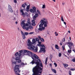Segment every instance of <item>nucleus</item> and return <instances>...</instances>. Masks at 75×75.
<instances>
[{
    "label": "nucleus",
    "mask_w": 75,
    "mask_h": 75,
    "mask_svg": "<svg viewBox=\"0 0 75 75\" xmlns=\"http://www.w3.org/2000/svg\"><path fill=\"white\" fill-rule=\"evenodd\" d=\"M23 55H27L31 57L33 59L32 61L30 63V64L33 65L34 64H36V66L33 67L32 69L33 74L32 75H41L42 72V69L43 66L41 62V60L38 59L39 57L36 54L32 53L31 52L27 50H25L23 51Z\"/></svg>",
    "instance_id": "1"
},
{
    "label": "nucleus",
    "mask_w": 75,
    "mask_h": 75,
    "mask_svg": "<svg viewBox=\"0 0 75 75\" xmlns=\"http://www.w3.org/2000/svg\"><path fill=\"white\" fill-rule=\"evenodd\" d=\"M40 24L39 25V28L38 29L40 31H42L45 29V27H47L48 22L47 20L45 18H43L40 21ZM44 26V27H43Z\"/></svg>",
    "instance_id": "2"
},
{
    "label": "nucleus",
    "mask_w": 75,
    "mask_h": 75,
    "mask_svg": "<svg viewBox=\"0 0 75 75\" xmlns=\"http://www.w3.org/2000/svg\"><path fill=\"white\" fill-rule=\"evenodd\" d=\"M27 43L28 46V49L30 50H33L35 52H37V51H38V47H35L33 45V42H31L30 40H28Z\"/></svg>",
    "instance_id": "3"
},
{
    "label": "nucleus",
    "mask_w": 75,
    "mask_h": 75,
    "mask_svg": "<svg viewBox=\"0 0 75 75\" xmlns=\"http://www.w3.org/2000/svg\"><path fill=\"white\" fill-rule=\"evenodd\" d=\"M14 71L15 73L18 72H21V71L20 70V69L19 68V65H16L14 67Z\"/></svg>",
    "instance_id": "4"
},
{
    "label": "nucleus",
    "mask_w": 75,
    "mask_h": 75,
    "mask_svg": "<svg viewBox=\"0 0 75 75\" xmlns=\"http://www.w3.org/2000/svg\"><path fill=\"white\" fill-rule=\"evenodd\" d=\"M66 44H68L67 45L70 49L72 48V46H74V44L72 42H67L66 43Z\"/></svg>",
    "instance_id": "5"
},
{
    "label": "nucleus",
    "mask_w": 75,
    "mask_h": 75,
    "mask_svg": "<svg viewBox=\"0 0 75 75\" xmlns=\"http://www.w3.org/2000/svg\"><path fill=\"white\" fill-rule=\"evenodd\" d=\"M32 8L33 9H31L30 10L31 13H35V12H36V8L35 7H33Z\"/></svg>",
    "instance_id": "6"
},
{
    "label": "nucleus",
    "mask_w": 75,
    "mask_h": 75,
    "mask_svg": "<svg viewBox=\"0 0 75 75\" xmlns=\"http://www.w3.org/2000/svg\"><path fill=\"white\" fill-rule=\"evenodd\" d=\"M28 24H25V25L23 26V29H25L26 30H29V27H28Z\"/></svg>",
    "instance_id": "7"
},
{
    "label": "nucleus",
    "mask_w": 75,
    "mask_h": 75,
    "mask_svg": "<svg viewBox=\"0 0 75 75\" xmlns=\"http://www.w3.org/2000/svg\"><path fill=\"white\" fill-rule=\"evenodd\" d=\"M8 9L10 12H11V13H13V10L12 7H11V6L9 5H8Z\"/></svg>",
    "instance_id": "8"
},
{
    "label": "nucleus",
    "mask_w": 75,
    "mask_h": 75,
    "mask_svg": "<svg viewBox=\"0 0 75 75\" xmlns=\"http://www.w3.org/2000/svg\"><path fill=\"white\" fill-rule=\"evenodd\" d=\"M20 11L21 13L22 14V15L23 16H25V15H26V16H28V13L27 12H25V13H24L23 11V10L21 9L20 10Z\"/></svg>",
    "instance_id": "9"
},
{
    "label": "nucleus",
    "mask_w": 75,
    "mask_h": 75,
    "mask_svg": "<svg viewBox=\"0 0 75 75\" xmlns=\"http://www.w3.org/2000/svg\"><path fill=\"white\" fill-rule=\"evenodd\" d=\"M43 47L42 48H40V50L39 51V52H41L43 51V52H45V46L44 47Z\"/></svg>",
    "instance_id": "10"
},
{
    "label": "nucleus",
    "mask_w": 75,
    "mask_h": 75,
    "mask_svg": "<svg viewBox=\"0 0 75 75\" xmlns=\"http://www.w3.org/2000/svg\"><path fill=\"white\" fill-rule=\"evenodd\" d=\"M25 50H20L19 52L20 53H19V56H24V55H23V53H24V51Z\"/></svg>",
    "instance_id": "11"
},
{
    "label": "nucleus",
    "mask_w": 75,
    "mask_h": 75,
    "mask_svg": "<svg viewBox=\"0 0 75 75\" xmlns=\"http://www.w3.org/2000/svg\"><path fill=\"white\" fill-rule=\"evenodd\" d=\"M27 24L28 25H31V22H30V19L28 18L27 21Z\"/></svg>",
    "instance_id": "12"
},
{
    "label": "nucleus",
    "mask_w": 75,
    "mask_h": 75,
    "mask_svg": "<svg viewBox=\"0 0 75 75\" xmlns=\"http://www.w3.org/2000/svg\"><path fill=\"white\" fill-rule=\"evenodd\" d=\"M32 25H35V21L34 20H32Z\"/></svg>",
    "instance_id": "13"
},
{
    "label": "nucleus",
    "mask_w": 75,
    "mask_h": 75,
    "mask_svg": "<svg viewBox=\"0 0 75 75\" xmlns=\"http://www.w3.org/2000/svg\"><path fill=\"white\" fill-rule=\"evenodd\" d=\"M12 64L13 66L16 65V61H12Z\"/></svg>",
    "instance_id": "14"
},
{
    "label": "nucleus",
    "mask_w": 75,
    "mask_h": 75,
    "mask_svg": "<svg viewBox=\"0 0 75 75\" xmlns=\"http://www.w3.org/2000/svg\"><path fill=\"white\" fill-rule=\"evenodd\" d=\"M63 65L64 68H67V67H68V64L65 63Z\"/></svg>",
    "instance_id": "15"
},
{
    "label": "nucleus",
    "mask_w": 75,
    "mask_h": 75,
    "mask_svg": "<svg viewBox=\"0 0 75 75\" xmlns=\"http://www.w3.org/2000/svg\"><path fill=\"white\" fill-rule=\"evenodd\" d=\"M30 9V5L27 6L26 8V11H29V9Z\"/></svg>",
    "instance_id": "16"
},
{
    "label": "nucleus",
    "mask_w": 75,
    "mask_h": 75,
    "mask_svg": "<svg viewBox=\"0 0 75 75\" xmlns=\"http://www.w3.org/2000/svg\"><path fill=\"white\" fill-rule=\"evenodd\" d=\"M25 22V20H24L21 23L23 25H25L26 24H25V23H24Z\"/></svg>",
    "instance_id": "17"
},
{
    "label": "nucleus",
    "mask_w": 75,
    "mask_h": 75,
    "mask_svg": "<svg viewBox=\"0 0 75 75\" xmlns=\"http://www.w3.org/2000/svg\"><path fill=\"white\" fill-rule=\"evenodd\" d=\"M20 59V56L19 57H17L16 58V61H18V60H19V59Z\"/></svg>",
    "instance_id": "18"
},
{
    "label": "nucleus",
    "mask_w": 75,
    "mask_h": 75,
    "mask_svg": "<svg viewBox=\"0 0 75 75\" xmlns=\"http://www.w3.org/2000/svg\"><path fill=\"white\" fill-rule=\"evenodd\" d=\"M20 65L21 66H24V65H27V64H24L23 62H21Z\"/></svg>",
    "instance_id": "19"
},
{
    "label": "nucleus",
    "mask_w": 75,
    "mask_h": 75,
    "mask_svg": "<svg viewBox=\"0 0 75 75\" xmlns=\"http://www.w3.org/2000/svg\"><path fill=\"white\" fill-rule=\"evenodd\" d=\"M36 40L35 39H33L32 40V42L33 43V44H35V42H36Z\"/></svg>",
    "instance_id": "20"
},
{
    "label": "nucleus",
    "mask_w": 75,
    "mask_h": 75,
    "mask_svg": "<svg viewBox=\"0 0 75 75\" xmlns=\"http://www.w3.org/2000/svg\"><path fill=\"white\" fill-rule=\"evenodd\" d=\"M37 46H39V47H44V45H42L41 44H38Z\"/></svg>",
    "instance_id": "21"
},
{
    "label": "nucleus",
    "mask_w": 75,
    "mask_h": 75,
    "mask_svg": "<svg viewBox=\"0 0 75 75\" xmlns=\"http://www.w3.org/2000/svg\"><path fill=\"white\" fill-rule=\"evenodd\" d=\"M52 71L53 72H54V73H55V74L57 73V71H56V70H55V69H52Z\"/></svg>",
    "instance_id": "22"
},
{
    "label": "nucleus",
    "mask_w": 75,
    "mask_h": 75,
    "mask_svg": "<svg viewBox=\"0 0 75 75\" xmlns=\"http://www.w3.org/2000/svg\"><path fill=\"white\" fill-rule=\"evenodd\" d=\"M29 28L31 30H32L33 29V27L31 26H29Z\"/></svg>",
    "instance_id": "23"
},
{
    "label": "nucleus",
    "mask_w": 75,
    "mask_h": 75,
    "mask_svg": "<svg viewBox=\"0 0 75 75\" xmlns=\"http://www.w3.org/2000/svg\"><path fill=\"white\" fill-rule=\"evenodd\" d=\"M16 62H18V63H21V60L20 59H19Z\"/></svg>",
    "instance_id": "24"
},
{
    "label": "nucleus",
    "mask_w": 75,
    "mask_h": 75,
    "mask_svg": "<svg viewBox=\"0 0 75 75\" xmlns=\"http://www.w3.org/2000/svg\"><path fill=\"white\" fill-rule=\"evenodd\" d=\"M47 61H48V57H47L46 59V60L45 61V64L46 65L47 64Z\"/></svg>",
    "instance_id": "25"
},
{
    "label": "nucleus",
    "mask_w": 75,
    "mask_h": 75,
    "mask_svg": "<svg viewBox=\"0 0 75 75\" xmlns=\"http://www.w3.org/2000/svg\"><path fill=\"white\" fill-rule=\"evenodd\" d=\"M20 72H19V71L16 72V73H15V74L16 75H20Z\"/></svg>",
    "instance_id": "26"
},
{
    "label": "nucleus",
    "mask_w": 75,
    "mask_h": 75,
    "mask_svg": "<svg viewBox=\"0 0 75 75\" xmlns=\"http://www.w3.org/2000/svg\"><path fill=\"white\" fill-rule=\"evenodd\" d=\"M55 47L56 49H57V50H58L59 48V47H58V45H55Z\"/></svg>",
    "instance_id": "27"
},
{
    "label": "nucleus",
    "mask_w": 75,
    "mask_h": 75,
    "mask_svg": "<svg viewBox=\"0 0 75 75\" xmlns=\"http://www.w3.org/2000/svg\"><path fill=\"white\" fill-rule=\"evenodd\" d=\"M37 13H38L40 15H41V13H40V11L38 10V9H37Z\"/></svg>",
    "instance_id": "28"
},
{
    "label": "nucleus",
    "mask_w": 75,
    "mask_h": 75,
    "mask_svg": "<svg viewBox=\"0 0 75 75\" xmlns=\"http://www.w3.org/2000/svg\"><path fill=\"white\" fill-rule=\"evenodd\" d=\"M54 34L55 35V36H58V33H57V32H55L54 33Z\"/></svg>",
    "instance_id": "29"
},
{
    "label": "nucleus",
    "mask_w": 75,
    "mask_h": 75,
    "mask_svg": "<svg viewBox=\"0 0 75 75\" xmlns=\"http://www.w3.org/2000/svg\"><path fill=\"white\" fill-rule=\"evenodd\" d=\"M61 20L62 21H64V18H63V16H62L61 17Z\"/></svg>",
    "instance_id": "30"
},
{
    "label": "nucleus",
    "mask_w": 75,
    "mask_h": 75,
    "mask_svg": "<svg viewBox=\"0 0 75 75\" xmlns=\"http://www.w3.org/2000/svg\"><path fill=\"white\" fill-rule=\"evenodd\" d=\"M22 37H23V39H25V35H22Z\"/></svg>",
    "instance_id": "31"
},
{
    "label": "nucleus",
    "mask_w": 75,
    "mask_h": 75,
    "mask_svg": "<svg viewBox=\"0 0 75 75\" xmlns=\"http://www.w3.org/2000/svg\"><path fill=\"white\" fill-rule=\"evenodd\" d=\"M15 55L16 56H17V55H18L19 56V53L18 52H17L15 53Z\"/></svg>",
    "instance_id": "32"
},
{
    "label": "nucleus",
    "mask_w": 75,
    "mask_h": 75,
    "mask_svg": "<svg viewBox=\"0 0 75 75\" xmlns=\"http://www.w3.org/2000/svg\"><path fill=\"white\" fill-rule=\"evenodd\" d=\"M35 16L36 17H38V13H36L35 14Z\"/></svg>",
    "instance_id": "33"
},
{
    "label": "nucleus",
    "mask_w": 75,
    "mask_h": 75,
    "mask_svg": "<svg viewBox=\"0 0 75 75\" xmlns=\"http://www.w3.org/2000/svg\"><path fill=\"white\" fill-rule=\"evenodd\" d=\"M45 8V4L43 5L42 6V8Z\"/></svg>",
    "instance_id": "34"
},
{
    "label": "nucleus",
    "mask_w": 75,
    "mask_h": 75,
    "mask_svg": "<svg viewBox=\"0 0 75 75\" xmlns=\"http://www.w3.org/2000/svg\"><path fill=\"white\" fill-rule=\"evenodd\" d=\"M40 40L41 41H42V42H44V39L43 38H41Z\"/></svg>",
    "instance_id": "35"
},
{
    "label": "nucleus",
    "mask_w": 75,
    "mask_h": 75,
    "mask_svg": "<svg viewBox=\"0 0 75 75\" xmlns=\"http://www.w3.org/2000/svg\"><path fill=\"white\" fill-rule=\"evenodd\" d=\"M54 65H55V67H57V64L56 63H54Z\"/></svg>",
    "instance_id": "36"
},
{
    "label": "nucleus",
    "mask_w": 75,
    "mask_h": 75,
    "mask_svg": "<svg viewBox=\"0 0 75 75\" xmlns=\"http://www.w3.org/2000/svg\"><path fill=\"white\" fill-rule=\"evenodd\" d=\"M62 54L61 53H59V57H61Z\"/></svg>",
    "instance_id": "37"
},
{
    "label": "nucleus",
    "mask_w": 75,
    "mask_h": 75,
    "mask_svg": "<svg viewBox=\"0 0 75 75\" xmlns=\"http://www.w3.org/2000/svg\"><path fill=\"white\" fill-rule=\"evenodd\" d=\"M50 57H51V58L50 59L51 62H52V60H51V59H52V57H53L52 55H51Z\"/></svg>",
    "instance_id": "38"
},
{
    "label": "nucleus",
    "mask_w": 75,
    "mask_h": 75,
    "mask_svg": "<svg viewBox=\"0 0 75 75\" xmlns=\"http://www.w3.org/2000/svg\"><path fill=\"white\" fill-rule=\"evenodd\" d=\"M68 51L69 53H71L72 51L71 50H68Z\"/></svg>",
    "instance_id": "39"
},
{
    "label": "nucleus",
    "mask_w": 75,
    "mask_h": 75,
    "mask_svg": "<svg viewBox=\"0 0 75 75\" xmlns=\"http://www.w3.org/2000/svg\"><path fill=\"white\" fill-rule=\"evenodd\" d=\"M21 34L22 35H25L24 33H23V31H21Z\"/></svg>",
    "instance_id": "40"
},
{
    "label": "nucleus",
    "mask_w": 75,
    "mask_h": 75,
    "mask_svg": "<svg viewBox=\"0 0 75 75\" xmlns=\"http://www.w3.org/2000/svg\"><path fill=\"white\" fill-rule=\"evenodd\" d=\"M35 39L36 40V42L37 41H39V39H38V38H36Z\"/></svg>",
    "instance_id": "41"
},
{
    "label": "nucleus",
    "mask_w": 75,
    "mask_h": 75,
    "mask_svg": "<svg viewBox=\"0 0 75 75\" xmlns=\"http://www.w3.org/2000/svg\"><path fill=\"white\" fill-rule=\"evenodd\" d=\"M25 35H27L28 34V32H25Z\"/></svg>",
    "instance_id": "42"
},
{
    "label": "nucleus",
    "mask_w": 75,
    "mask_h": 75,
    "mask_svg": "<svg viewBox=\"0 0 75 75\" xmlns=\"http://www.w3.org/2000/svg\"><path fill=\"white\" fill-rule=\"evenodd\" d=\"M72 74V72H71V71H69V75H71V74Z\"/></svg>",
    "instance_id": "43"
},
{
    "label": "nucleus",
    "mask_w": 75,
    "mask_h": 75,
    "mask_svg": "<svg viewBox=\"0 0 75 75\" xmlns=\"http://www.w3.org/2000/svg\"><path fill=\"white\" fill-rule=\"evenodd\" d=\"M62 48L64 51V50L65 49V46H62Z\"/></svg>",
    "instance_id": "44"
},
{
    "label": "nucleus",
    "mask_w": 75,
    "mask_h": 75,
    "mask_svg": "<svg viewBox=\"0 0 75 75\" xmlns=\"http://www.w3.org/2000/svg\"><path fill=\"white\" fill-rule=\"evenodd\" d=\"M37 18V17H36V16H34L33 17V19H34V20H35V18Z\"/></svg>",
    "instance_id": "45"
},
{
    "label": "nucleus",
    "mask_w": 75,
    "mask_h": 75,
    "mask_svg": "<svg viewBox=\"0 0 75 75\" xmlns=\"http://www.w3.org/2000/svg\"><path fill=\"white\" fill-rule=\"evenodd\" d=\"M72 61L73 62H75V58L73 59H72Z\"/></svg>",
    "instance_id": "46"
},
{
    "label": "nucleus",
    "mask_w": 75,
    "mask_h": 75,
    "mask_svg": "<svg viewBox=\"0 0 75 75\" xmlns=\"http://www.w3.org/2000/svg\"><path fill=\"white\" fill-rule=\"evenodd\" d=\"M14 2L15 3H17V0H13Z\"/></svg>",
    "instance_id": "47"
},
{
    "label": "nucleus",
    "mask_w": 75,
    "mask_h": 75,
    "mask_svg": "<svg viewBox=\"0 0 75 75\" xmlns=\"http://www.w3.org/2000/svg\"><path fill=\"white\" fill-rule=\"evenodd\" d=\"M22 6L23 7V8H25V5L24 4H23Z\"/></svg>",
    "instance_id": "48"
},
{
    "label": "nucleus",
    "mask_w": 75,
    "mask_h": 75,
    "mask_svg": "<svg viewBox=\"0 0 75 75\" xmlns=\"http://www.w3.org/2000/svg\"><path fill=\"white\" fill-rule=\"evenodd\" d=\"M33 33H34V32H30L29 33V34H33Z\"/></svg>",
    "instance_id": "49"
},
{
    "label": "nucleus",
    "mask_w": 75,
    "mask_h": 75,
    "mask_svg": "<svg viewBox=\"0 0 75 75\" xmlns=\"http://www.w3.org/2000/svg\"><path fill=\"white\" fill-rule=\"evenodd\" d=\"M62 41L64 42L65 41V38H63L62 40Z\"/></svg>",
    "instance_id": "50"
},
{
    "label": "nucleus",
    "mask_w": 75,
    "mask_h": 75,
    "mask_svg": "<svg viewBox=\"0 0 75 75\" xmlns=\"http://www.w3.org/2000/svg\"><path fill=\"white\" fill-rule=\"evenodd\" d=\"M38 38H39L40 39V40L41 38V36H38Z\"/></svg>",
    "instance_id": "51"
},
{
    "label": "nucleus",
    "mask_w": 75,
    "mask_h": 75,
    "mask_svg": "<svg viewBox=\"0 0 75 75\" xmlns=\"http://www.w3.org/2000/svg\"><path fill=\"white\" fill-rule=\"evenodd\" d=\"M52 64L51 63L50 64V67H52Z\"/></svg>",
    "instance_id": "52"
},
{
    "label": "nucleus",
    "mask_w": 75,
    "mask_h": 75,
    "mask_svg": "<svg viewBox=\"0 0 75 75\" xmlns=\"http://www.w3.org/2000/svg\"><path fill=\"white\" fill-rule=\"evenodd\" d=\"M38 44H41V42L38 41Z\"/></svg>",
    "instance_id": "53"
},
{
    "label": "nucleus",
    "mask_w": 75,
    "mask_h": 75,
    "mask_svg": "<svg viewBox=\"0 0 75 75\" xmlns=\"http://www.w3.org/2000/svg\"><path fill=\"white\" fill-rule=\"evenodd\" d=\"M70 70H71V71H74V69L73 68H71Z\"/></svg>",
    "instance_id": "54"
},
{
    "label": "nucleus",
    "mask_w": 75,
    "mask_h": 75,
    "mask_svg": "<svg viewBox=\"0 0 75 75\" xmlns=\"http://www.w3.org/2000/svg\"><path fill=\"white\" fill-rule=\"evenodd\" d=\"M65 4V3L64 2H63L62 3V6H64Z\"/></svg>",
    "instance_id": "55"
},
{
    "label": "nucleus",
    "mask_w": 75,
    "mask_h": 75,
    "mask_svg": "<svg viewBox=\"0 0 75 75\" xmlns=\"http://www.w3.org/2000/svg\"><path fill=\"white\" fill-rule=\"evenodd\" d=\"M24 4L25 6H27V4H26V3H25Z\"/></svg>",
    "instance_id": "56"
},
{
    "label": "nucleus",
    "mask_w": 75,
    "mask_h": 75,
    "mask_svg": "<svg viewBox=\"0 0 75 75\" xmlns=\"http://www.w3.org/2000/svg\"><path fill=\"white\" fill-rule=\"evenodd\" d=\"M63 22H64V24H65V25H66V22H65L64 21Z\"/></svg>",
    "instance_id": "57"
},
{
    "label": "nucleus",
    "mask_w": 75,
    "mask_h": 75,
    "mask_svg": "<svg viewBox=\"0 0 75 75\" xmlns=\"http://www.w3.org/2000/svg\"><path fill=\"white\" fill-rule=\"evenodd\" d=\"M13 20H16V18L14 17L13 18Z\"/></svg>",
    "instance_id": "58"
},
{
    "label": "nucleus",
    "mask_w": 75,
    "mask_h": 75,
    "mask_svg": "<svg viewBox=\"0 0 75 75\" xmlns=\"http://www.w3.org/2000/svg\"><path fill=\"white\" fill-rule=\"evenodd\" d=\"M60 45H62V42H60Z\"/></svg>",
    "instance_id": "59"
},
{
    "label": "nucleus",
    "mask_w": 75,
    "mask_h": 75,
    "mask_svg": "<svg viewBox=\"0 0 75 75\" xmlns=\"http://www.w3.org/2000/svg\"><path fill=\"white\" fill-rule=\"evenodd\" d=\"M68 32L69 33H71V32H70V31L69 30Z\"/></svg>",
    "instance_id": "60"
},
{
    "label": "nucleus",
    "mask_w": 75,
    "mask_h": 75,
    "mask_svg": "<svg viewBox=\"0 0 75 75\" xmlns=\"http://www.w3.org/2000/svg\"><path fill=\"white\" fill-rule=\"evenodd\" d=\"M18 23V22H16V24H17Z\"/></svg>",
    "instance_id": "61"
},
{
    "label": "nucleus",
    "mask_w": 75,
    "mask_h": 75,
    "mask_svg": "<svg viewBox=\"0 0 75 75\" xmlns=\"http://www.w3.org/2000/svg\"><path fill=\"white\" fill-rule=\"evenodd\" d=\"M53 1H54V2H55V0H52Z\"/></svg>",
    "instance_id": "62"
},
{
    "label": "nucleus",
    "mask_w": 75,
    "mask_h": 75,
    "mask_svg": "<svg viewBox=\"0 0 75 75\" xmlns=\"http://www.w3.org/2000/svg\"><path fill=\"white\" fill-rule=\"evenodd\" d=\"M70 40H71V37H69V38Z\"/></svg>",
    "instance_id": "63"
},
{
    "label": "nucleus",
    "mask_w": 75,
    "mask_h": 75,
    "mask_svg": "<svg viewBox=\"0 0 75 75\" xmlns=\"http://www.w3.org/2000/svg\"><path fill=\"white\" fill-rule=\"evenodd\" d=\"M1 17V13H0V18Z\"/></svg>",
    "instance_id": "64"
}]
</instances>
